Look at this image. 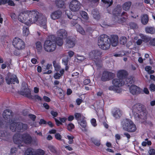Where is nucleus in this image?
I'll return each mask as SVG.
<instances>
[{
  "instance_id": "dca6fc26",
  "label": "nucleus",
  "mask_w": 155,
  "mask_h": 155,
  "mask_svg": "<svg viewBox=\"0 0 155 155\" xmlns=\"http://www.w3.org/2000/svg\"><path fill=\"white\" fill-rule=\"evenodd\" d=\"M13 114L11 110L6 109L2 113V116L4 119L6 120L10 119L12 117Z\"/></svg>"
},
{
  "instance_id": "f8f14e48",
  "label": "nucleus",
  "mask_w": 155,
  "mask_h": 155,
  "mask_svg": "<svg viewBox=\"0 0 155 155\" xmlns=\"http://www.w3.org/2000/svg\"><path fill=\"white\" fill-rule=\"evenodd\" d=\"M28 10L21 13L18 16V20L27 25L28 20Z\"/></svg>"
},
{
  "instance_id": "4468645a",
  "label": "nucleus",
  "mask_w": 155,
  "mask_h": 155,
  "mask_svg": "<svg viewBox=\"0 0 155 155\" xmlns=\"http://www.w3.org/2000/svg\"><path fill=\"white\" fill-rule=\"evenodd\" d=\"M38 21L40 26L42 27L46 31L47 30L46 25V18L42 14H41L39 18Z\"/></svg>"
},
{
  "instance_id": "774afa93",
  "label": "nucleus",
  "mask_w": 155,
  "mask_h": 155,
  "mask_svg": "<svg viewBox=\"0 0 155 155\" xmlns=\"http://www.w3.org/2000/svg\"><path fill=\"white\" fill-rule=\"evenodd\" d=\"M150 44L153 46H155V38L151 40L150 42Z\"/></svg>"
},
{
  "instance_id": "bf43d9fd",
  "label": "nucleus",
  "mask_w": 155,
  "mask_h": 155,
  "mask_svg": "<svg viewBox=\"0 0 155 155\" xmlns=\"http://www.w3.org/2000/svg\"><path fill=\"white\" fill-rule=\"evenodd\" d=\"M144 2L146 4H153L154 1L153 0H143Z\"/></svg>"
},
{
  "instance_id": "de8ad7c7",
  "label": "nucleus",
  "mask_w": 155,
  "mask_h": 155,
  "mask_svg": "<svg viewBox=\"0 0 155 155\" xmlns=\"http://www.w3.org/2000/svg\"><path fill=\"white\" fill-rule=\"evenodd\" d=\"M127 38L125 37H122L121 38L120 40V44L122 45H124L127 43Z\"/></svg>"
},
{
  "instance_id": "09e8293b",
  "label": "nucleus",
  "mask_w": 155,
  "mask_h": 155,
  "mask_svg": "<svg viewBox=\"0 0 155 155\" xmlns=\"http://www.w3.org/2000/svg\"><path fill=\"white\" fill-rule=\"evenodd\" d=\"M68 58L67 56H65L62 59V61L64 63V64L67 65L68 61Z\"/></svg>"
},
{
  "instance_id": "cd10ccee",
  "label": "nucleus",
  "mask_w": 155,
  "mask_h": 155,
  "mask_svg": "<svg viewBox=\"0 0 155 155\" xmlns=\"http://www.w3.org/2000/svg\"><path fill=\"white\" fill-rule=\"evenodd\" d=\"M123 80V81H124V84H127L128 86H129L130 84H132L134 82L133 79L131 77L125 78Z\"/></svg>"
},
{
  "instance_id": "20e7f679",
  "label": "nucleus",
  "mask_w": 155,
  "mask_h": 155,
  "mask_svg": "<svg viewBox=\"0 0 155 155\" xmlns=\"http://www.w3.org/2000/svg\"><path fill=\"white\" fill-rule=\"evenodd\" d=\"M28 127V125L26 124L21 122H14L11 124L10 129L13 132H20L25 130Z\"/></svg>"
},
{
  "instance_id": "8fccbe9b",
  "label": "nucleus",
  "mask_w": 155,
  "mask_h": 155,
  "mask_svg": "<svg viewBox=\"0 0 155 155\" xmlns=\"http://www.w3.org/2000/svg\"><path fill=\"white\" fill-rule=\"evenodd\" d=\"M67 137L68 138V139L69 140V144H71L73 142V139L74 138V137L72 136H70L69 135H68L67 136Z\"/></svg>"
},
{
  "instance_id": "f704fd0d",
  "label": "nucleus",
  "mask_w": 155,
  "mask_h": 155,
  "mask_svg": "<svg viewBox=\"0 0 155 155\" xmlns=\"http://www.w3.org/2000/svg\"><path fill=\"white\" fill-rule=\"evenodd\" d=\"M113 115L116 118L120 117L121 115V111L119 109H117L113 113Z\"/></svg>"
},
{
  "instance_id": "a878e982",
  "label": "nucleus",
  "mask_w": 155,
  "mask_h": 155,
  "mask_svg": "<svg viewBox=\"0 0 155 155\" xmlns=\"http://www.w3.org/2000/svg\"><path fill=\"white\" fill-rule=\"evenodd\" d=\"M92 14L94 18L98 20L100 18V15L97 9H94L92 11Z\"/></svg>"
},
{
  "instance_id": "5fc2aeb1",
  "label": "nucleus",
  "mask_w": 155,
  "mask_h": 155,
  "mask_svg": "<svg viewBox=\"0 0 155 155\" xmlns=\"http://www.w3.org/2000/svg\"><path fill=\"white\" fill-rule=\"evenodd\" d=\"M44 152L43 150L39 149L37 151L36 155H44Z\"/></svg>"
},
{
  "instance_id": "f257e3e1",
  "label": "nucleus",
  "mask_w": 155,
  "mask_h": 155,
  "mask_svg": "<svg viewBox=\"0 0 155 155\" xmlns=\"http://www.w3.org/2000/svg\"><path fill=\"white\" fill-rule=\"evenodd\" d=\"M132 111L137 120L141 123H146L147 112L143 105L139 103L136 104L133 107Z\"/></svg>"
},
{
  "instance_id": "9d476101",
  "label": "nucleus",
  "mask_w": 155,
  "mask_h": 155,
  "mask_svg": "<svg viewBox=\"0 0 155 155\" xmlns=\"http://www.w3.org/2000/svg\"><path fill=\"white\" fill-rule=\"evenodd\" d=\"M12 44L15 48L19 50L23 49L25 46V42L22 39L17 38L13 39Z\"/></svg>"
},
{
  "instance_id": "2eb2a0df",
  "label": "nucleus",
  "mask_w": 155,
  "mask_h": 155,
  "mask_svg": "<svg viewBox=\"0 0 155 155\" xmlns=\"http://www.w3.org/2000/svg\"><path fill=\"white\" fill-rule=\"evenodd\" d=\"M114 75V74L111 72L105 71L103 73L101 80L104 81H108L112 79Z\"/></svg>"
},
{
  "instance_id": "e2e57ef3",
  "label": "nucleus",
  "mask_w": 155,
  "mask_h": 155,
  "mask_svg": "<svg viewBox=\"0 0 155 155\" xmlns=\"http://www.w3.org/2000/svg\"><path fill=\"white\" fill-rule=\"evenodd\" d=\"M51 114L54 117H56L58 115V113L57 112L52 110L51 112Z\"/></svg>"
},
{
  "instance_id": "79ce46f5",
  "label": "nucleus",
  "mask_w": 155,
  "mask_h": 155,
  "mask_svg": "<svg viewBox=\"0 0 155 155\" xmlns=\"http://www.w3.org/2000/svg\"><path fill=\"white\" fill-rule=\"evenodd\" d=\"M23 34L24 36H26L28 35L29 33V31L28 28L27 26H24L23 28Z\"/></svg>"
},
{
  "instance_id": "473e14b6",
  "label": "nucleus",
  "mask_w": 155,
  "mask_h": 155,
  "mask_svg": "<svg viewBox=\"0 0 155 155\" xmlns=\"http://www.w3.org/2000/svg\"><path fill=\"white\" fill-rule=\"evenodd\" d=\"M56 4L58 8H62L64 5V2L63 0H56Z\"/></svg>"
},
{
  "instance_id": "ddd939ff",
  "label": "nucleus",
  "mask_w": 155,
  "mask_h": 155,
  "mask_svg": "<svg viewBox=\"0 0 155 155\" xmlns=\"http://www.w3.org/2000/svg\"><path fill=\"white\" fill-rule=\"evenodd\" d=\"M23 84L25 85V83H24L22 84V90L20 91V94L23 96L27 97L29 98L30 99V98H32V95L31 94L30 90L26 86H23Z\"/></svg>"
},
{
  "instance_id": "412c9836",
  "label": "nucleus",
  "mask_w": 155,
  "mask_h": 155,
  "mask_svg": "<svg viewBox=\"0 0 155 155\" xmlns=\"http://www.w3.org/2000/svg\"><path fill=\"white\" fill-rule=\"evenodd\" d=\"M6 82L8 84H15V82L17 83H19L18 81L17 77L15 75H13L11 78H7L6 79Z\"/></svg>"
},
{
  "instance_id": "69168bd1",
  "label": "nucleus",
  "mask_w": 155,
  "mask_h": 155,
  "mask_svg": "<svg viewBox=\"0 0 155 155\" xmlns=\"http://www.w3.org/2000/svg\"><path fill=\"white\" fill-rule=\"evenodd\" d=\"M5 122L0 119V128L3 127L5 126Z\"/></svg>"
},
{
  "instance_id": "c03bdc74",
  "label": "nucleus",
  "mask_w": 155,
  "mask_h": 155,
  "mask_svg": "<svg viewBox=\"0 0 155 155\" xmlns=\"http://www.w3.org/2000/svg\"><path fill=\"white\" fill-rule=\"evenodd\" d=\"M25 155H34L33 152L30 148L28 149L25 151Z\"/></svg>"
},
{
  "instance_id": "0e129e2a",
  "label": "nucleus",
  "mask_w": 155,
  "mask_h": 155,
  "mask_svg": "<svg viewBox=\"0 0 155 155\" xmlns=\"http://www.w3.org/2000/svg\"><path fill=\"white\" fill-rule=\"evenodd\" d=\"M55 138L58 140H61V136L59 134H56L55 135Z\"/></svg>"
},
{
  "instance_id": "aec40b11",
  "label": "nucleus",
  "mask_w": 155,
  "mask_h": 155,
  "mask_svg": "<svg viewBox=\"0 0 155 155\" xmlns=\"http://www.w3.org/2000/svg\"><path fill=\"white\" fill-rule=\"evenodd\" d=\"M57 34L58 38L61 39L65 38L67 36L66 31L64 29H61L57 32Z\"/></svg>"
},
{
  "instance_id": "864d4df0",
  "label": "nucleus",
  "mask_w": 155,
  "mask_h": 155,
  "mask_svg": "<svg viewBox=\"0 0 155 155\" xmlns=\"http://www.w3.org/2000/svg\"><path fill=\"white\" fill-rule=\"evenodd\" d=\"M129 25L131 28H136L137 27V24L134 22H131L130 23Z\"/></svg>"
},
{
  "instance_id": "2f4dec72",
  "label": "nucleus",
  "mask_w": 155,
  "mask_h": 155,
  "mask_svg": "<svg viewBox=\"0 0 155 155\" xmlns=\"http://www.w3.org/2000/svg\"><path fill=\"white\" fill-rule=\"evenodd\" d=\"M78 123H79L80 125L84 128V129H82V131L86 132L87 131V130L85 128L86 127L87 124L86 121L84 120V119L78 122Z\"/></svg>"
},
{
  "instance_id": "c756f323",
  "label": "nucleus",
  "mask_w": 155,
  "mask_h": 155,
  "mask_svg": "<svg viewBox=\"0 0 155 155\" xmlns=\"http://www.w3.org/2000/svg\"><path fill=\"white\" fill-rule=\"evenodd\" d=\"M131 5V2H125L122 5L123 9L127 11L129 10Z\"/></svg>"
},
{
  "instance_id": "c9c22d12",
  "label": "nucleus",
  "mask_w": 155,
  "mask_h": 155,
  "mask_svg": "<svg viewBox=\"0 0 155 155\" xmlns=\"http://www.w3.org/2000/svg\"><path fill=\"white\" fill-rule=\"evenodd\" d=\"M76 28L77 31L83 35H84L85 34V31L83 28L79 24L76 25Z\"/></svg>"
},
{
  "instance_id": "e433bc0d",
  "label": "nucleus",
  "mask_w": 155,
  "mask_h": 155,
  "mask_svg": "<svg viewBox=\"0 0 155 155\" xmlns=\"http://www.w3.org/2000/svg\"><path fill=\"white\" fill-rule=\"evenodd\" d=\"M36 48L38 52H40L41 51L42 47L41 43L40 42L38 41L36 43Z\"/></svg>"
},
{
  "instance_id": "a19ab883",
  "label": "nucleus",
  "mask_w": 155,
  "mask_h": 155,
  "mask_svg": "<svg viewBox=\"0 0 155 155\" xmlns=\"http://www.w3.org/2000/svg\"><path fill=\"white\" fill-rule=\"evenodd\" d=\"M102 1L105 3L107 7L110 6L113 3L112 0H102Z\"/></svg>"
},
{
  "instance_id": "f3484780",
  "label": "nucleus",
  "mask_w": 155,
  "mask_h": 155,
  "mask_svg": "<svg viewBox=\"0 0 155 155\" xmlns=\"http://www.w3.org/2000/svg\"><path fill=\"white\" fill-rule=\"evenodd\" d=\"M21 137L22 141L27 144H30L32 140L31 137L28 134H23Z\"/></svg>"
},
{
  "instance_id": "338daca9",
  "label": "nucleus",
  "mask_w": 155,
  "mask_h": 155,
  "mask_svg": "<svg viewBox=\"0 0 155 155\" xmlns=\"http://www.w3.org/2000/svg\"><path fill=\"white\" fill-rule=\"evenodd\" d=\"M9 5L12 6H14L15 5V4L11 0H8V2H7Z\"/></svg>"
},
{
  "instance_id": "6ab92c4d",
  "label": "nucleus",
  "mask_w": 155,
  "mask_h": 155,
  "mask_svg": "<svg viewBox=\"0 0 155 155\" xmlns=\"http://www.w3.org/2000/svg\"><path fill=\"white\" fill-rule=\"evenodd\" d=\"M62 12L61 11L57 10L52 12L50 15L51 18L53 20L59 18L61 16Z\"/></svg>"
},
{
  "instance_id": "ea45409f",
  "label": "nucleus",
  "mask_w": 155,
  "mask_h": 155,
  "mask_svg": "<svg viewBox=\"0 0 155 155\" xmlns=\"http://www.w3.org/2000/svg\"><path fill=\"white\" fill-rule=\"evenodd\" d=\"M53 63L55 70L57 71H59L61 68L60 66L55 61H53Z\"/></svg>"
},
{
  "instance_id": "9b49d317",
  "label": "nucleus",
  "mask_w": 155,
  "mask_h": 155,
  "mask_svg": "<svg viewBox=\"0 0 155 155\" xmlns=\"http://www.w3.org/2000/svg\"><path fill=\"white\" fill-rule=\"evenodd\" d=\"M81 3L77 0H72L69 5V8L70 10L73 12L78 11L81 7Z\"/></svg>"
},
{
  "instance_id": "603ef678",
  "label": "nucleus",
  "mask_w": 155,
  "mask_h": 155,
  "mask_svg": "<svg viewBox=\"0 0 155 155\" xmlns=\"http://www.w3.org/2000/svg\"><path fill=\"white\" fill-rule=\"evenodd\" d=\"M31 97L32 98H30V99L32 100L37 99L38 101H41V98L38 95H35L34 96L31 95Z\"/></svg>"
},
{
  "instance_id": "4d7b16f0",
  "label": "nucleus",
  "mask_w": 155,
  "mask_h": 155,
  "mask_svg": "<svg viewBox=\"0 0 155 155\" xmlns=\"http://www.w3.org/2000/svg\"><path fill=\"white\" fill-rule=\"evenodd\" d=\"M17 149L15 147H13L11 149V154L12 155H15V153L17 152Z\"/></svg>"
},
{
  "instance_id": "1a4fd4ad",
  "label": "nucleus",
  "mask_w": 155,
  "mask_h": 155,
  "mask_svg": "<svg viewBox=\"0 0 155 155\" xmlns=\"http://www.w3.org/2000/svg\"><path fill=\"white\" fill-rule=\"evenodd\" d=\"M102 54L101 52L98 50H94L90 53V56L96 64H98L101 61L100 57Z\"/></svg>"
},
{
  "instance_id": "b1692460",
  "label": "nucleus",
  "mask_w": 155,
  "mask_h": 155,
  "mask_svg": "<svg viewBox=\"0 0 155 155\" xmlns=\"http://www.w3.org/2000/svg\"><path fill=\"white\" fill-rule=\"evenodd\" d=\"M10 137V136L7 132L0 130V137H2V139L7 141Z\"/></svg>"
},
{
  "instance_id": "680f3d73",
  "label": "nucleus",
  "mask_w": 155,
  "mask_h": 155,
  "mask_svg": "<svg viewBox=\"0 0 155 155\" xmlns=\"http://www.w3.org/2000/svg\"><path fill=\"white\" fill-rule=\"evenodd\" d=\"M91 123L92 125L94 127H96L97 124H96V121L95 119L93 118L91 120Z\"/></svg>"
},
{
  "instance_id": "bb28decb",
  "label": "nucleus",
  "mask_w": 155,
  "mask_h": 155,
  "mask_svg": "<svg viewBox=\"0 0 155 155\" xmlns=\"http://www.w3.org/2000/svg\"><path fill=\"white\" fill-rule=\"evenodd\" d=\"M141 22L142 24L144 25H146L149 21L148 15L147 14H144L141 15Z\"/></svg>"
},
{
  "instance_id": "0eeeda50",
  "label": "nucleus",
  "mask_w": 155,
  "mask_h": 155,
  "mask_svg": "<svg viewBox=\"0 0 155 155\" xmlns=\"http://www.w3.org/2000/svg\"><path fill=\"white\" fill-rule=\"evenodd\" d=\"M56 45L53 41L47 40L45 42L44 48L45 50L48 52L54 51L55 49Z\"/></svg>"
},
{
  "instance_id": "49530a36",
  "label": "nucleus",
  "mask_w": 155,
  "mask_h": 155,
  "mask_svg": "<svg viewBox=\"0 0 155 155\" xmlns=\"http://www.w3.org/2000/svg\"><path fill=\"white\" fill-rule=\"evenodd\" d=\"M91 140L95 145L97 146H99L100 144V141L95 139L94 138H91Z\"/></svg>"
},
{
  "instance_id": "39448f33",
  "label": "nucleus",
  "mask_w": 155,
  "mask_h": 155,
  "mask_svg": "<svg viewBox=\"0 0 155 155\" xmlns=\"http://www.w3.org/2000/svg\"><path fill=\"white\" fill-rule=\"evenodd\" d=\"M41 14L37 11L28 10V20H27L28 25L38 21Z\"/></svg>"
},
{
  "instance_id": "3c124183",
  "label": "nucleus",
  "mask_w": 155,
  "mask_h": 155,
  "mask_svg": "<svg viewBox=\"0 0 155 155\" xmlns=\"http://www.w3.org/2000/svg\"><path fill=\"white\" fill-rule=\"evenodd\" d=\"M74 124L72 123L69 124L67 126V129L69 131H71L74 128Z\"/></svg>"
},
{
  "instance_id": "a18cd8bd",
  "label": "nucleus",
  "mask_w": 155,
  "mask_h": 155,
  "mask_svg": "<svg viewBox=\"0 0 155 155\" xmlns=\"http://www.w3.org/2000/svg\"><path fill=\"white\" fill-rule=\"evenodd\" d=\"M63 39L58 38L57 39L56 43L58 45L61 46L63 44Z\"/></svg>"
},
{
  "instance_id": "4c0bfd02",
  "label": "nucleus",
  "mask_w": 155,
  "mask_h": 155,
  "mask_svg": "<svg viewBox=\"0 0 155 155\" xmlns=\"http://www.w3.org/2000/svg\"><path fill=\"white\" fill-rule=\"evenodd\" d=\"M75 61H76L77 60L78 61H84L85 59H86V58L82 55H79V54H77L76 55H75Z\"/></svg>"
},
{
  "instance_id": "6e6d98bb",
  "label": "nucleus",
  "mask_w": 155,
  "mask_h": 155,
  "mask_svg": "<svg viewBox=\"0 0 155 155\" xmlns=\"http://www.w3.org/2000/svg\"><path fill=\"white\" fill-rule=\"evenodd\" d=\"M58 96L61 99H64V95L62 91L61 90L59 92Z\"/></svg>"
},
{
  "instance_id": "7ed1b4c3",
  "label": "nucleus",
  "mask_w": 155,
  "mask_h": 155,
  "mask_svg": "<svg viewBox=\"0 0 155 155\" xmlns=\"http://www.w3.org/2000/svg\"><path fill=\"white\" fill-rule=\"evenodd\" d=\"M121 124L123 129L130 132L135 131L137 129L135 125L130 120L125 119L121 122Z\"/></svg>"
},
{
  "instance_id": "423d86ee",
  "label": "nucleus",
  "mask_w": 155,
  "mask_h": 155,
  "mask_svg": "<svg viewBox=\"0 0 155 155\" xmlns=\"http://www.w3.org/2000/svg\"><path fill=\"white\" fill-rule=\"evenodd\" d=\"M123 80L118 78L113 79L112 82L114 86H110L109 89L115 91L118 93L120 92V91L119 87L123 86L124 84V81H123Z\"/></svg>"
},
{
  "instance_id": "c85d7f7f",
  "label": "nucleus",
  "mask_w": 155,
  "mask_h": 155,
  "mask_svg": "<svg viewBox=\"0 0 155 155\" xmlns=\"http://www.w3.org/2000/svg\"><path fill=\"white\" fill-rule=\"evenodd\" d=\"M64 69L61 70L60 71V74L58 72L55 73L54 75V78L56 79H58L64 74Z\"/></svg>"
},
{
  "instance_id": "393cba45",
  "label": "nucleus",
  "mask_w": 155,
  "mask_h": 155,
  "mask_svg": "<svg viewBox=\"0 0 155 155\" xmlns=\"http://www.w3.org/2000/svg\"><path fill=\"white\" fill-rule=\"evenodd\" d=\"M127 75V72L124 70L120 71L118 72L117 76L118 78L121 79H124Z\"/></svg>"
},
{
  "instance_id": "f03ea898",
  "label": "nucleus",
  "mask_w": 155,
  "mask_h": 155,
  "mask_svg": "<svg viewBox=\"0 0 155 155\" xmlns=\"http://www.w3.org/2000/svg\"><path fill=\"white\" fill-rule=\"evenodd\" d=\"M98 45L103 50L108 49L110 46V39L106 35H101L98 38Z\"/></svg>"
},
{
  "instance_id": "7c9ffc66",
  "label": "nucleus",
  "mask_w": 155,
  "mask_h": 155,
  "mask_svg": "<svg viewBox=\"0 0 155 155\" xmlns=\"http://www.w3.org/2000/svg\"><path fill=\"white\" fill-rule=\"evenodd\" d=\"M145 31L147 33L151 34H153L155 33V28L153 27H146L145 28Z\"/></svg>"
},
{
  "instance_id": "13d9d810",
  "label": "nucleus",
  "mask_w": 155,
  "mask_h": 155,
  "mask_svg": "<svg viewBox=\"0 0 155 155\" xmlns=\"http://www.w3.org/2000/svg\"><path fill=\"white\" fill-rule=\"evenodd\" d=\"M149 89L151 91H155V85L153 84H151L150 85Z\"/></svg>"
},
{
  "instance_id": "5701e85b",
  "label": "nucleus",
  "mask_w": 155,
  "mask_h": 155,
  "mask_svg": "<svg viewBox=\"0 0 155 155\" xmlns=\"http://www.w3.org/2000/svg\"><path fill=\"white\" fill-rule=\"evenodd\" d=\"M112 45L113 46H116L118 42V37L117 35H113L111 36V39L110 40Z\"/></svg>"
},
{
  "instance_id": "a211bd4d",
  "label": "nucleus",
  "mask_w": 155,
  "mask_h": 155,
  "mask_svg": "<svg viewBox=\"0 0 155 155\" xmlns=\"http://www.w3.org/2000/svg\"><path fill=\"white\" fill-rule=\"evenodd\" d=\"M130 91L133 95L139 94L140 92V89L137 86L135 85H132L130 87Z\"/></svg>"
},
{
  "instance_id": "4be33fe9",
  "label": "nucleus",
  "mask_w": 155,
  "mask_h": 155,
  "mask_svg": "<svg viewBox=\"0 0 155 155\" xmlns=\"http://www.w3.org/2000/svg\"><path fill=\"white\" fill-rule=\"evenodd\" d=\"M67 46L68 48H72L74 47L75 45L74 41L70 37H68L66 39Z\"/></svg>"
},
{
  "instance_id": "052dcab7",
  "label": "nucleus",
  "mask_w": 155,
  "mask_h": 155,
  "mask_svg": "<svg viewBox=\"0 0 155 155\" xmlns=\"http://www.w3.org/2000/svg\"><path fill=\"white\" fill-rule=\"evenodd\" d=\"M150 155H155V150L153 149H151L148 151Z\"/></svg>"
},
{
  "instance_id": "37998d69",
  "label": "nucleus",
  "mask_w": 155,
  "mask_h": 155,
  "mask_svg": "<svg viewBox=\"0 0 155 155\" xmlns=\"http://www.w3.org/2000/svg\"><path fill=\"white\" fill-rule=\"evenodd\" d=\"M80 14L82 17L85 20H87L88 19V16L87 13L83 11Z\"/></svg>"
},
{
  "instance_id": "6e6552de",
  "label": "nucleus",
  "mask_w": 155,
  "mask_h": 155,
  "mask_svg": "<svg viewBox=\"0 0 155 155\" xmlns=\"http://www.w3.org/2000/svg\"><path fill=\"white\" fill-rule=\"evenodd\" d=\"M122 12V7L121 5H118L117 7L114 9L113 11V14L114 15L116 16L115 19L116 21L119 23H120L121 21L120 19H119V18L117 16H120V15L122 16L123 15H125L127 13L123 12L121 13Z\"/></svg>"
},
{
  "instance_id": "72a5a7b5",
  "label": "nucleus",
  "mask_w": 155,
  "mask_h": 155,
  "mask_svg": "<svg viewBox=\"0 0 155 155\" xmlns=\"http://www.w3.org/2000/svg\"><path fill=\"white\" fill-rule=\"evenodd\" d=\"M74 116L75 119L78 121V122L84 119V117L80 113H75L74 114Z\"/></svg>"
},
{
  "instance_id": "58836bf2",
  "label": "nucleus",
  "mask_w": 155,
  "mask_h": 155,
  "mask_svg": "<svg viewBox=\"0 0 155 155\" xmlns=\"http://www.w3.org/2000/svg\"><path fill=\"white\" fill-rule=\"evenodd\" d=\"M140 36L141 37L143 41L145 42H147L150 40V38L146 35H145L142 34H141L140 35Z\"/></svg>"
}]
</instances>
